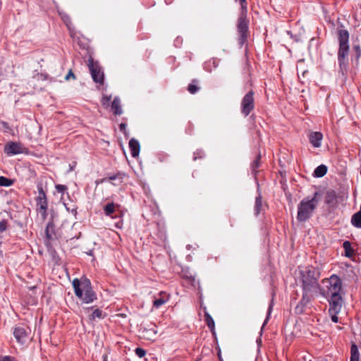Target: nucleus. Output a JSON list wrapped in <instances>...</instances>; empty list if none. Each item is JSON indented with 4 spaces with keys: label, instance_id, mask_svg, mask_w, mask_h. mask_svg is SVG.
I'll list each match as a JSON object with an SVG mask.
<instances>
[{
    "label": "nucleus",
    "instance_id": "9",
    "mask_svg": "<svg viewBox=\"0 0 361 361\" xmlns=\"http://www.w3.org/2000/svg\"><path fill=\"white\" fill-rule=\"evenodd\" d=\"M13 335L18 342L24 343L27 339L28 332L26 329L18 326L15 328Z\"/></svg>",
    "mask_w": 361,
    "mask_h": 361
},
{
    "label": "nucleus",
    "instance_id": "8",
    "mask_svg": "<svg viewBox=\"0 0 361 361\" xmlns=\"http://www.w3.org/2000/svg\"><path fill=\"white\" fill-rule=\"evenodd\" d=\"M254 92L252 91H250L247 93L243 97L241 106H242V113L245 116H248L249 114L254 109Z\"/></svg>",
    "mask_w": 361,
    "mask_h": 361
},
{
    "label": "nucleus",
    "instance_id": "39",
    "mask_svg": "<svg viewBox=\"0 0 361 361\" xmlns=\"http://www.w3.org/2000/svg\"><path fill=\"white\" fill-rule=\"evenodd\" d=\"M119 127H120V130H121V131H123V132H124V131H125V130H126V125L125 123H121V124H120V126H119Z\"/></svg>",
    "mask_w": 361,
    "mask_h": 361
},
{
    "label": "nucleus",
    "instance_id": "1",
    "mask_svg": "<svg viewBox=\"0 0 361 361\" xmlns=\"http://www.w3.org/2000/svg\"><path fill=\"white\" fill-rule=\"evenodd\" d=\"M315 272L313 267H307L305 270L301 271L303 293L300 303L295 307L297 313H302L304 307L319 293L320 286Z\"/></svg>",
    "mask_w": 361,
    "mask_h": 361
},
{
    "label": "nucleus",
    "instance_id": "3",
    "mask_svg": "<svg viewBox=\"0 0 361 361\" xmlns=\"http://www.w3.org/2000/svg\"><path fill=\"white\" fill-rule=\"evenodd\" d=\"M73 286L78 298L85 303L93 302L96 299V295L92 289L91 283L87 279H74Z\"/></svg>",
    "mask_w": 361,
    "mask_h": 361
},
{
    "label": "nucleus",
    "instance_id": "28",
    "mask_svg": "<svg viewBox=\"0 0 361 361\" xmlns=\"http://www.w3.org/2000/svg\"><path fill=\"white\" fill-rule=\"evenodd\" d=\"M261 159V154H259L257 156V158L256 159L253 161V163L252 164V167L253 169V170L255 171L257 168H258L259 166V160Z\"/></svg>",
    "mask_w": 361,
    "mask_h": 361
},
{
    "label": "nucleus",
    "instance_id": "32",
    "mask_svg": "<svg viewBox=\"0 0 361 361\" xmlns=\"http://www.w3.org/2000/svg\"><path fill=\"white\" fill-rule=\"evenodd\" d=\"M71 78H72L73 79L75 78V76L74 73H73V71L71 70L69 71V72L67 74V75L66 76L65 79L66 80H68Z\"/></svg>",
    "mask_w": 361,
    "mask_h": 361
},
{
    "label": "nucleus",
    "instance_id": "12",
    "mask_svg": "<svg viewBox=\"0 0 361 361\" xmlns=\"http://www.w3.org/2000/svg\"><path fill=\"white\" fill-rule=\"evenodd\" d=\"M170 298V295L165 292H160L159 294V298H155L153 302V307L156 308H159L161 305L165 304L169 301Z\"/></svg>",
    "mask_w": 361,
    "mask_h": 361
},
{
    "label": "nucleus",
    "instance_id": "13",
    "mask_svg": "<svg viewBox=\"0 0 361 361\" xmlns=\"http://www.w3.org/2000/svg\"><path fill=\"white\" fill-rule=\"evenodd\" d=\"M238 32L240 33V43L243 44L247 38L248 27L247 24H238Z\"/></svg>",
    "mask_w": 361,
    "mask_h": 361
},
{
    "label": "nucleus",
    "instance_id": "22",
    "mask_svg": "<svg viewBox=\"0 0 361 361\" xmlns=\"http://www.w3.org/2000/svg\"><path fill=\"white\" fill-rule=\"evenodd\" d=\"M262 208V199L261 197H257L255 199V214L257 215L259 214Z\"/></svg>",
    "mask_w": 361,
    "mask_h": 361
},
{
    "label": "nucleus",
    "instance_id": "25",
    "mask_svg": "<svg viewBox=\"0 0 361 361\" xmlns=\"http://www.w3.org/2000/svg\"><path fill=\"white\" fill-rule=\"evenodd\" d=\"M102 312L100 310L96 309L93 311V312L90 315V319L94 320L96 318H102Z\"/></svg>",
    "mask_w": 361,
    "mask_h": 361
},
{
    "label": "nucleus",
    "instance_id": "33",
    "mask_svg": "<svg viewBox=\"0 0 361 361\" xmlns=\"http://www.w3.org/2000/svg\"><path fill=\"white\" fill-rule=\"evenodd\" d=\"M52 226L49 224L47 226V229H46V235H47V237L50 239L51 238V235H50V232H49V228H51Z\"/></svg>",
    "mask_w": 361,
    "mask_h": 361
},
{
    "label": "nucleus",
    "instance_id": "5",
    "mask_svg": "<svg viewBox=\"0 0 361 361\" xmlns=\"http://www.w3.org/2000/svg\"><path fill=\"white\" fill-rule=\"evenodd\" d=\"M349 33L347 30H339L338 31V40H339V49L338 52V58L341 66L344 65L347 61L349 51Z\"/></svg>",
    "mask_w": 361,
    "mask_h": 361
},
{
    "label": "nucleus",
    "instance_id": "2",
    "mask_svg": "<svg viewBox=\"0 0 361 361\" xmlns=\"http://www.w3.org/2000/svg\"><path fill=\"white\" fill-rule=\"evenodd\" d=\"M322 287H320L319 293L324 297H329V302L331 307L329 311L338 313L341 309L343 300L340 295L342 288L341 279L336 275L322 281Z\"/></svg>",
    "mask_w": 361,
    "mask_h": 361
},
{
    "label": "nucleus",
    "instance_id": "29",
    "mask_svg": "<svg viewBox=\"0 0 361 361\" xmlns=\"http://www.w3.org/2000/svg\"><path fill=\"white\" fill-rule=\"evenodd\" d=\"M135 353L139 357H143L146 354V351L142 348H137L135 349Z\"/></svg>",
    "mask_w": 361,
    "mask_h": 361
},
{
    "label": "nucleus",
    "instance_id": "15",
    "mask_svg": "<svg viewBox=\"0 0 361 361\" xmlns=\"http://www.w3.org/2000/svg\"><path fill=\"white\" fill-rule=\"evenodd\" d=\"M157 331L154 328L145 329L142 331V336L145 339L154 341L156 338Z\"/></svg>",
    "mask_w": 361,
    "mask_h": 361
},
{
    "label": "nucleus",
    "instance_id": "27",
    "mask_svg": "<svg viewBox=\"0 0 361 361\" xmlns=\"http://www.w3.org/2000/svg\"><path fill=\"white\" fill-rule=\"evenodd\" d=\"M199 87L195 84H190L188 87V90L191 94H195L199 90Z\"/></svg>",
    "mask_w": 361,
    "mask_h": 361
},
{
    "label": "nucleus",
    "instance_id": "4",
    "mask_svg": "<svg viewBox=\"0 0 361 361\" xmlns=\"http://www.w3.org/2000/svg\"><path fill=\"white\" fill-rule=\"evenodd\" d=\"M317 196V192H315L312 199H304L298 204L297 216L298 221H305L311 216L318 203Z\"/></svg>",
    "mask_w": 361,
    "mask_h": 361
},
{
    "label": "nucleus",
    "instance_id": "20",
    "mask_svg": "<svg viewBox=\"0 0 361 361\" xmlns=\"http://www.w3.org/2000/svg\"><path fill=\"white\" fill-rule=\"evenodd\" d=\"M116 204L114 203H109L104 207V211L106 215L110 216L112 214L116 209Z\"/></svg>",
    "mask_w": 361,
    "mask_h": 361
},
{
    "label": "nucleus",
    "instance_id": "11",
    "mask_svg": "<svg viewBox=\"0 0 361 361\" xmlns=\"http://www.w3.org/2000/svg\"><path fill=\"white\" fill-rule=\"evenodd\" d=\"M309 141L312 145L316 148L321 146V142L323 139V135L320 132H311L309 135Z\"/></svg>",
    "mask_w": 361,
    "mask_h": 361
},
{
    "label": "nucleus",
    "instance_id": "17",
    "mask_svg": "<svg viewBox=\"0 0 361 361\" xmlns=\"http://www.w3.org/2000/svg\"><path fill=\"white\" fill-rule=\"evenodd\" d=\"M350 361H359V352L357 346L353 343L350 349Z\"/></svg>",
    "mask_w": 361,
    "mask_h": 361
},
{
    "label": "nucleus",
    "instance_id": "24",
    "mask_svg": "<svg viewBox=\"0 0 361 361\" xmlns=\"http://www.w3.org/2000/svg\"><path fill=\"white\" fill-rule=\"evenodd\" d=\"M236 2H238L241 7V13L242 16H243L247 10V3L246 0H235Z\"/></svg>",
    "mask_w": 361,
    "mask_h": 361
},
{
    "label": "nucleus",
    "instance_id": "43",
    "mask_svg": "<svg viewBox=\"0 0 361 361\" xmlns=\"http://www.w3.org/2000/svg\"><path fill=\"white\" fill-rule=\"evenodd\" d=\"M239 23H243L242 22V17L240 18V22Z\"/></svg>",
    "mask_w": 361,
    "mask_h": 361
},
{
    "label": "nucleus",
    "instance_id": "34",
    "mask_svg": "<svg viewBox=\"0 0 361 361\" xmlns=\"http://www.w3.org/2000/svg\"><path fill=\"white\" fill-rule=\"evenodd\" d=\"M329 312H331V313L333 314V315L331 316V320H332L334 322H335V323L338 322V317L336 316V314H337V313H334V312H333L332 311H329Z\"/></svg>",
    "mask_w": 361,
    "mask_h": 361
},
{
    "label": "nucleus",
    "instance_id": "35",
    "mask_svg": "<svg viewBox=\"0 0 361 361\" xmlns=\"http://www.w3.org/2000/svg\"><path fill=\"white\" fill-rule=\"evenodd\" d=\"M336 195L334 192H329V202H333L335 200Z\"/></svg>",
    "mask_w": 361,
    "mask_h": 361
},
{
    "label": "nucleus",
    "instance_id": "14",
    "mask_svg": "<svg viewBox=\"0 0 361 361\" xmlns=\"http://www.w3.org/2000/svg\"><path fill=\"white\" fill-rule=\"evenodd\" d=\"M129 147L130 149L131 155L136 157L139 155L140 144L135 138H132L129 142Z\"/></svg>",
    "mask_w": 361,
    "mask_h": 361
},
{
    "label": "nucleus",
    "instance_id": "16",
    "mask_svg": "<svg viewBox=\"0 0 361 361\" xmlns=\"http://www.w3.org/2000/svg\"><path fill=\"white\" fill-rule=\"evenodd\" d=\"M111 109L115 115H121L122 114V108L119 98H114L111 103Z\"/></svg>",
    "mask_w": 361,
    "mask_h": 361
},
{
    "label": "nucleus",
    "instance_id": "38",
    "mask_svg": "<svg viewBox=\"0 0 361 361\" xmlns=\"http://www.w3.org/2000/svg\"><path fill=\"white\" fill-rule=\"evenodd\" d=\"M0 124L1 125L2 128H4L5 131H7V130L9 129V127L6 122L2 121L0 123Z\"/></svg>",
    "mask_w": 361,
    "mask_h": 361
},
{
    "label": "nucleus",
    "instance_id": "23",
    "mask_svg": "<svg viewBox=\"0 0 361 361\" xmlns=\"http://www.w3.org/2000/svg\"><path fill=\"white\" fill-rule=\"evenodd\" d=\"M204 317L208 327L213 330L214 329V322L212 317L208 313H205Z\"/></svg>",
    "mask_w": 361,
    "mask_h": 361
},
{
    "label": "nucleus",
    "instance_id": "6",
    "mask_svg": "<svg viewBox=\"0 0 361 361\" xmlns=\"http://www.w3.org/2000/svg\"><path fill=\"white\" fill-rule=\"evenodd\" d=\"M88 67L92 77L93 80L103 85L104 83V73L102 71V68L97 62H94L92 58L88 60Z\"/></svg>",
    "mask_w": 361,
    "mask_h": 361
},
{
    "label": "nucleus",
    "instance_id": "26",
    "mask_svg": "<svg viewBox=\"0 0 361 361\" xmlns=\"http://www.w3.org/2000/svg\"><path fill=\"white\" fill-rule=\"evenodd\" d=\"M111 99V96L104 95L101 100L102 106L107 108L109 106V102H110Z\"/></svg>",
    "mask_w": 361,
    "mask_h": 361
},
{
    "label": "nucleus",
    "instance_id": "7",
    "mask_svg": "<svg viewBox=\"0 0 361 361\" xmlns=\"http://www.w3.org/2000/svg\"><path fill=\"white\" fill-rule=\"evenodd\" d=\"M38 192L39 195L37 198V204L39 207L38 211L41 214L42 219H45L47 217V200L46 194L41 185L38 186Z\"/></svg>",
    "mask_w": 361,
    "mask_h": 361
},
{
    "label": "nucleus",
    "instance_id": "42",
    "mask_svg": "<svg viewBox=\"0 0 361 361\" xmlns=\"http://www.w3.org/2000/svg\"><path fill=\"white\" fill-rule=\"evenodd\" d=\"M199 292H201V289H200V287H199ZM200 298H202V293H200Z\"/></svg>",
    "mask_w": 361,
    "mask_h": 361
},
{
    "label": "nucleus",
    "instance_id": "36",
    "mask_svg": "<svg viewBox=\"0 0 361 361\" xmlns=\"http://www.w3.org/2000/svg\"><path fill=\"white\" fill-rule=\"evenodd\" d=\"M354 49L356 51L357 53V57L359 58L361 55V50L359 46H355Z\"/></svg>",
    "mask_w": 361,
    "mask_h": 361
},
{
    "label": "nucleus",
    "instance_id": "30",
    "mask_svg": "<svg viewBox=\"0 0 361 361\" xmlns=\"http://www.w3.org/2000/svg\"><path fill=\"white\" fill-rule=\"evenodd\" d=\"M56 189L59 192H63L67 189V188L63 185H56Z\"/></svg>",
    "mask_w": 361,
    "mask_h": 361
},
{
    "label": "nucleus",
    "instance_id": "44",
    "mask_svg": "<svg viewBox=\"0 0 361 361\" xmlns=\"http://www.w3.org/2000/svg\"><path fill=\"white\" fill-rule=\"evenodd\" d=\"M270 310H271V307H269V313L270 312Z\"/></svg>",
    "mask_w": 361,
    "mask_h": 361
},
{
    "label": "nucleus",
    "instance_id": "41",
    "mask_svg": "<svg viewBox=\"0 0 361 361\" xmlns=\"http://www.w3.org/2000/svg\"><path fill=\"white\" fill-rule=\"evenodd\" d=\"M103 361H108L107 360V355H106L103 356Z\"/></svg>",
    "mask_w": 361,
    "mask_h": 361
},
{
    "label": "nucleus",
    "instance_id": "18",
    "mask_svg": "<svg viewBox=\"0 0 361 361\" xmlns=\"http://www.w3.org/2000/svg\"><path fill=\"white\" fill-rule=\"evenodd\" d=\"M343 246L345 250V255L348 257H353L354 255V250L352 248L350 243L349 241H345Z\"/></svg>",
    "mask_w": 361,
    "mask_h": 361
},
{
    "label": "nucleus",
    "instance_id": "40",
    "mask_svg": "<svg viewBox=\"0 0 361 361\" xmlns=\"http://www.w3.org/2000/svg\"><path fill=\"white\" fill-rule=\"evenodd\" d=\"M218 357H219V359L220 361H223V359L221 357V355L220 350L218 353Z\"/></svg>",
    "mask_w": 361,
    "mask_h": 361
},
{
    "label": "nucleus",
    "instance_id": "21",
    "mask_svg": "<svg viewBox=\"0 0 361 361\" xmlns=\"http://www.w3.org/2000/svg\"><path fill=\"white\" fill-rule=\"evenodd\" d=\"M13 180L9 178H7L4 176H0V185L1 186H10L13 185Z\"/></svg>",
    "mask_w": 361,
    "mask_h": 361
},
{
    "label": "nucleus",
    "instance_id": "31",
    "mask_svg": "<svg viewBox=\"0 0 361 361\" xmlns=\"http://www.w3.org/2000/svg\"><path fill=\"white\" fill-rule=\"evenodd\" d=\"M7 224L5 221H0V231L3 232L6 229Z\"/></svg>",
    "mask_w": 361,
    "mask_h": 361
},
{
    "label": "nucleus",
    "instance_id": "37",
    "mask_svg": "<svg viewBox=\"0 0 361 361\" xmlns=\"http://www.w3.org/2000/svg\"><path fill=\"white\" fill-rule=\"evenodd\" d=\"M0 361H15V360L10 356H5L0 360Z\"/></svg>",
    "mask_w": 361,
    "mask_h": 361
},
{
    "label": "nucleus",
    "instance_id": "10",
    "mask_svg": "<svg viewBox=\"0 0 361 361\" xmlns=\"http://www.w3.org/2000/svg\"><path fill=\"white\" fill-rule=\"evenodd\" d=\"M4 152L8 155L17 154L23 152V147L19 143L10 142L5 146Z\"/></svg>",
    "mask_w": 361,
    "mask_h": 361
},
{
    "label": "nucleus",
    "instance_id": "19",
    "mask_svg": "<svg viewBox=\"0 0 361 361\" xmlns=\"http://www.w3.org/2000/svg\"><path fill=\"white\" fill-rule=\"evenodd\" d=\"M327 171V168L324 165H320L316 168L314 170V174L316 177H322L324 176Z\"/></svg>",
    "mask_w": 361,
    "mask_h": 361
}]
</instances>
